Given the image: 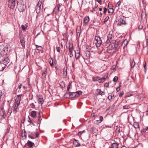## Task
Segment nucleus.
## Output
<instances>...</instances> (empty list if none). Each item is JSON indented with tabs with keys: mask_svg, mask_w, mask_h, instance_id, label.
I'll return each mask as SVG.
<instances>
[{
	"mask_svg": "<svg viewBox=\"0 0 148 148\" xmlns=\"http://www.w3.org/2000/svg\"><path fill=\"white\" fill-rule=\"evenodd\" d=\"M23 95L22 94L17 95L16 98L15 102L13 106H12V108L13 109V112L14 114H15L16 112L18 111V106H19L21 96Z\"/></svg>",
	"mask_w": 148,
	"mask_h": 148,
	"instance_id": "1",
	"label": "nucleus"
},
{
	"mask_svg": "<svg viewBox=\"0 0 148 148\" xmlns=\"http://www.w3.org/2000/svg\"><path fill=\"white\" fill-rule=\"evenodd\" d=\"M82 93V91H78L75 92H66L65 94V95H68L69 97H71L74 98L79 97Z\"/></svg>",
	"mask_w": 148,
	"mask_h": 148,
	"instance_id": "2",
	"label": "nucleus"
},
{
	"mask_svg": "<svg viewBox=\"0 0 148 148\" xmlns=\"http://www.w3.org/2000/svg\"><path fill=\"white\" fill-rule=\"evenodd\" d=\"M116 50V49L114 47L112 44L109 45L107 47V51L111 55L113 54Z\"/></svg>",
	"mask_w": 148,
	"mask_h": 148,
	"instance_id": "3",
	"label": "nucleus"
},
{
	"mask_svg": "<svg viewBox=\"0 0 148 148\" xmlns=\"http://www.w3.org/2000/svg\"><path fill=\"white\" fill-rule=\"evenodd\" d=\"M8 7L10 9H13L15 6V0H8Z\"/></svg>",
	"mask_w": 148,
	"mask_h": 148,
	"instance_id": "4",
	"label": "nucleus"
},
{
	"mask_svg": "<svg viewBox=\"0 0 148 148\" xmlns=\"http://www.w3.org/2000/svg\"><path fill=\"white\" fill-rule=\"evenodd\" d=\"M95 39L96 41V45L97 47H99L102 43V40L101 38L99 36H95Z\"/></svg>",
	"mask_w": 148,
	"mask_h": 148,
	"instance_id": "5",
	"label": "nucleus"
},
{
	"mask_svg": "<svg viewBox=\"0 0 148 148\" xmlns=\"http://www.w3.org/2000/svg\"><path fill=\"white\" fill-rule=\"evenodd\" d=\"M61 6L60 5L58 4L54 8L53 12V14H57L59 12H61L62 11V10L61 9Z\"/></svg>",
	"mask_w": 148,
	"mask_h": 148,
	"instance_id": "6",
	"label": "nucleus"
},
{
	"mask_svg": "<svg viewBox=\"0 0 148 148\" xmlns=\"http://www.w3.org/2000/svg\"><path fill=\"white\" fill-rule=\"evenodd\" d=\"M10 61L9 58L8 57H6L4 58L0 62L4 64L6 66L8 64L9 62Z\"/></svg>",
	"mask_w": 148,
	"mask_h": 148,
	"instance_id": "7",
	"label": "nucleus"
},
{
	"mask_svg": "<svg viewBox=\"0 0 148 148\" xmlns=\"http://www.w3.org/2000/svg\"><path fill=\"white\" fill-rule=\"evenodd\" d=\"M0 116L3 118H5L6 116V113L4 108H3L0 109Z\"/></svg>",
	"mask_w": 148,
	"mask_h": 148,
	"instance_id": "8",
	"label": "nucleus"
},
{
	"mask_svg": "<svg viewBox=\"0 0 148 148\" xmlns=\"http://www.w3.org/2000/svg\"><path fill=\"white\" fill-rule=\"evenodd\" d=\"M24 5L19 4V3H17V7L19 11L23 12L25 11V8Z\"/></svg>",
	"mask_w": 148,
	"mask_h": 148,
	"instance_id": "9",
	"label": "nucleus"
},
{
	"mask_svg": "<svg viewBox=\"0 0 148 148\" xmlns=\"http://www.w3.org/2000/svg\"><path fill=\"white\" fill-rule=\"evenodd\" d=\"M119 41L114 40L112 41L111 43L112 45H112L114 46V47L116 49L119 46Z\"/></svg>",
	"mask_w": 148,
	"mask_h": 148,
	"instance_id": "10",
	"label": "nucleus"
},
{
	"mask_svg": "<svg viewBox=\"0 0 148 148\" xmlns=\"http://www.w3.org/2000/svg\"><path fill=\"white\" fill-rule=\"evenodd\" d=\"M8 49H9V48L8 46H6L3 48L0 53V55L3 56L6 52L8 51Z\"/></svg>",
	"mask_w": 148,
	"mask_h": 148,
	"instance_id": "11",
	"label": "nucleus"
},
{
	"mask_svg": "<svg viewBox=\"0 0 148 148\" xmlns=\"http://www.w3.org/2000/svg\"><path fill=\"white\" fill-rule=\"evenodd\" d=\"M124 17H120L119 19V22L118 24L119 25H124L126 24L125 21L123 19Z\"/></svg>",
	"mask_w": 148,
	"mask_h": 148,
	"instance_id": "12",
	"label": "nucleus"
},
{
	"mask_svg": "<svg viewBox=\"0 0 148 148\" xmlns=\"http://www.w3.org/2000/svg\"><path fill=\"white\" fill-rule=\"evenodd\" d=\"M47 73V69L46 67H45L42 70V76L43 78L45 79L46 78Z\"/></svg>",
	"mask_w": 148,
	"mask_h": 148,
	"instance_id": "13",
	"label": "nucleus"
},
{
	"mask_svg": "<svg viewBox=\"0 0 148 148\" xmlns=\"http://www.w3.org/2000/svg\"><path fill=\"white\" fill-rule=\"evenodd\" d=\"M107 38L108 40L111 41V43L112 40H114V37L112 34H108L107 36Z\"/></svg>",
	"mask_w": 148,
	"mask_h": 148,
	"instance_id": "14",
	"label": "nucleus"
},
{
	"mask_svg": "<svg viewBox=\"0 0 148 148\" xmlns=\"http://www.w3.org/2000/svg\"><path fill=\"white\" fill-rule=\"evenodd\" d=\"M42 120L41 116L40 115V113L39 112L38 114V116L37 118V121L35 122V123H37L38 124H40L41 123V121Z\"/></svg>",
	"mask_w": 148,
	"mask_h": 148,
	"instance_id": "15",
	"label": "nucleus"
},
{
	"mask_svg": "<svg viewBox=\"0 0 148 148\" xmlns=\"http://www.w3.org/2000/svg\"><path fill=\"white\" fill-rule=\"evenodd\" d=\"M21 43L22 46L24 48H25V41L24 38L23 37H21L20 38Z\"/></svg>",
	"mask_w": 148,
	"mask_h": 148,
	"instance_id": "16",
	"label": "nucleus"
},
{
	"mask_svg": "<svg viewBox=\"0 0 148 148\" xmlns=\"http://www.w3.org/2000/svg\"><path fill=\"white\" fill-rule=\"evenodd\" d=\"M36 111H32L31 112L30 116L34 119H36Z\"/></svg>",
	"mask_w": 148,
	"mask_h": 148,
	"instance_id": "17",
	"label": "nucleus"
},
{
	"mask_svg": "<svg viewBox=\"0 0 148 148\" xmlns=\"http://www.w3.org/2000/svg\"><path fill=\"white\" fill-rule=\"evenodd\" d=\"M6 67L5 65L4 64L0 62V71H3Z\"/></svg>",
	"mask_w": 148,
	"mask_h": 148,
	"instance_id": "18",
	"label": "nucleus"
},
{
	"mask_svg": "<svg viewBox=\"0 0 148 148\" xmlns=\"http://www.w3.org/2000/svg\"><path fill=\"white\" fill-rule=\"evenodd\" d=\"M38 101L39 104L42 105L43 103V99L41 97H38Z\"/></svg>",
	"mask_w": 148,
	"mask_h": 148,
	"instance_id": "19",
	"label": "nucleus"
},
{
	"mask_svg": "<svg viewBox=\"0 0 148 148\" xmlns=\"http://www.w3.org/2000/svg\"><path fill=\"white\" fill-rule=\"evenodd\" d=\"M89 21V18L88 16H86L84 19V23L85 24L87 23Z\"/></svg>",
	"mask_w": 148,
	"mask_h": 148,
	"instance_id": "20",
	"label": "nucleus"
},
{
	"mask_svg": "<svg viewBox=\"0 0 148 148\" xmlns=\"http://www.w3.org/2000/svg\"><path fill=\"white\" fill-rule=\"evenodd\" d=\"M27 145L30 147H31L34 146V143H33L28 140L27 143Z\"/></svg>",
	"mask_w": 148,
	"mask_h": 148,
	"instance_id": "21",
	"label": "nucleus"
},
{
	"mask_svg": "<svg viewBox=\"0 0 148 148\" xmlns=\"http://www.w3.org/2000/svg\"><path fill=\"white\" fill-rule=\"evenodd\" d=\"M127 45V41L126 40H125L123 42L122 44V46L123 47V48H124Z\"/></svg>",
	"mask_w": 148,
	"mask_h": 148,
	"instance_id": "22",
	"label": "nucleus"
},
{
	"mask_svg": "<svg viewBox=\"0 0 148 148\" xmlns=\"http://www.w3.org/2000/svg\"><path fill=\"white\" fill-rule=\"evenodd\" d=\"M40 6L37 5V6H36L35 10L36 11V12L37 14H38L40 12Z\"/></svg>",
	"mask_w": 148,
	"mask_h": 148,
	"instance_id": "23",
	"label": "nucleus"
},
{
	"mask_svg": "<svg viewBox=\"0 0 148 148\" xmlns=\"http://www.w3.org/2000/svg\"><path fill=\"white\" fill-rule=\"evenodd\" d=\"M73 144L76 147H78L80 146V144L79 143L78 141L76 140L73 142Z\"/></svg>",
	"mask_w": 148,
	"mask_h": 148,
	"instance_id": "24",
	"label": "nucleus"
},
{
	"mask_svg": "<svg viewBox=\"0 0 148 148\" xmlns=\"http://www.w3.org/2000/svg\"><path fill=\"white\" fill-rule=\"evenodd\" d=\"M118 145L116 143H114L112 144V148H118Z\"/></svg>",
	"mask_w": 148,
	"mask_h": 148,
	"instance_id": "25",
	"label": "nucleus"
},
{
	"mask_svg": "<svg viewBox=\"0 0 148 148\" xmlns=\"http://www.w3.org/2000/svg\"><path fill=\"white\" fill-rule=\"evenodd\" d=\"M67 68H64L63 70V74L64 76L66 77L67 75Z\"/></svg>",
	"mask_w": 148,
	"mask_h": 148,
	"instance_id": "26",
	"label": "nucleus"
},
{
	"mask_svg": "<svg viewBox=\"0 0 148 148\" xmlns=\"http://www.w3.org/2000/svg\"><path fill=\"white\" fill-rule=\"evenodd\" d=\"M36 48L37 49L38 51H41L43 49V48L41 46L37 45H36Z\"/></svg>",
	"mask_w": 148,
	"mask_h": 148,
	"instance_id": "27",
	"label": "nucleus"
},
{
	"mask_svg": "<svg viewBox=\"0 0 148 148\" xmlns=\"http://www.w3.org/2000/svg\"><path fill=\"white\" fill-rule=\"evenodd\" d=\"M92 80L94 82H96L97 81H99V80L100 79V77H92Z\"/></svg>",
	"mask_w": 148,
	"mask_h": 148,
	"instance_id": "28",
	"label": "nucleus"
},
{
	"mask_svg": "<svg viewBox=\"0 0 148 148\" xmlns=\"http://www.w3.org/2000/svg\"><path fill=\"white\" fill-rule=\"evenodd\" d=\"M12 109L11 108H10L8 109V112L7 113V115H8V116H10V115L11 113L12 112Z\"/></svg>",
	"mask_w": 148,
	"mask_h": 148,
	"instance_id": "29",
	"label": "nucleus"
},
{
	"mask_svg": "<svg viewBox=\"0 0 148 148\" xmlns=\"http://www.w3.org/2000/svg\"><path fill=\"white\" fill-rule=\"evenodd\" d=\"M134 127L136 129L139 128V124L137 122H135L133 125Z\"/></svg>",
	"mask_w": 148,
	"mask_h": 148,
	"instance_id": "30",
	"label": "nucleus"
},
{
	"mask_svg": "<svg viewBox=\"0 0 148 148\" xmlns=\"http://www.w3.org/2000/svg\"><path fill=\"white\" fill-rule=\"evenodd\" d=\"M131 66L132 68H133L135 65V62L134 59L132 60L131 61Z\"/></svg>",
	"mask_w": 148,
	"mask_h": 148,
	"instance_id": "31",
	"label": "nucleus"
},
{
	"mask_svg": "<svg viewBox=\"0 0 148 148\" xmlns=\"http://www.w3.org/2000/svg\"><path fill=\"white\" fill-rule=\"evenodd\" d=\"M101 89H97V90H99V94L101 96L105 94V93L104 91H101Z\"/></svg>",
	"mask_w": 148,
	"mask_h": 148,
	"instance_id": "32",
	"label": "nucleus"
},
{
	"mask_svg": "<svg viewBox=\"0 0 148 148\" xmlns=\"http://www.w3.org/2000/svg\"><path fill=\"white\" fill-rule=\"evenodd\" d=\"M60 85L62 88L64 87L65 85V82L63 81L61 82L60 83Z\"/></svg>",
	"mask_w": 148,
	"mask_h": 148,
	"instance_id": "33",
	"label": "nucleus"
},
{
	"mask_svg": "<svg viewBox=\"0 0 148 148\" xmlns=\"http://www.w3.org/2000/svg\"><path fill=\"white\" fill-rule=\"evenodd\" d=\"M103 120V118L102 116H100L99 117V120H97V121L99 123H101Z\"/></svg>",
	"mask_w": 148,
	"mask_h": 148,
	"instance_id": "34",
	"label": "nucleus"
},
{
	"mask_svg": "<svg viewBox=\"0 0 148 148\" xmlns=\"http://www.w3.org/2000/svg\"><path fill=\"white\" fill-rule=\"evenodd\" d=\"M106 79L105 78H100L99 80V83H103L105 81Z\"/></svg>",
	"mask_w": 148,
	"mask_h": 148,
	"instance_id": "35",
	"label": "nucleus"
},
{
	"mask_svg": "<svg viewBox=\"0 0 148 148\" xmlns=\"http://www.w3.org/2000/svg\"><path fill=\"white\" fill-rule=\"evenodd\" d=\"M49 63L50 64L51 66H53V60L51 59H49Z\"/></svg>",
	"mask_w": 148,
	"mask_h": 148,
	"instance_id": "36",
	"label": "nucleus"
},
{
	"mask_svg": "<svg viewBox=\"0 0 148 148\" xmlns=\"http://www.w3.org/2000/svg\"><path fill=\"white\" fill-rule=\"evenodd\" d=\"M113 12V10L112 8H109L108 10V12L109 13H112Z\"/></svg>",
	"mask_w": 148,
	"mask_h": 148,
	"instance_id": "37",
	"label": "nucleus"
},
{
	"mask_svg": "<svg viewBox=\"0 0 148 148\" xmlns=\"http://www.w3.org/2000/svg\"><path fill=\"white\" fill-rule=\"evenodd\" d=\"M123 109H127L129 108H130V106L129 105H125V106H123Z\"/></svg>",
	"mask_w": 148,
	"mask_h": 148,
	"instance_id": "38",
	"label": "nucleus"
},
{
	"mask_svg": "<svg viewBox=\"0 0 148 148\" xmlns=\"http://www.w3.org/2000/svg\"><path fill=\"white\" fill-rule=\"evenodd\" d=\"M132 95L130 93H127L125 95V97H128Z\"/></svg>",
	"mask_w": 148,
	"mask_h": 148,
	"instance_id": "39",
	"label": "nucleus"
},
{
	"mask_svg": "<svg viewBox=\"0 0 148 148\" xmlns=\"http://www.w3.org/2000/svg\"><path fill=\"white\" fill-rule=\"evenodd\" d=\"M21 27L23 31H25L26 29H27V28L23 25H21Z\"/></svg>",
	"mask_w": 148,
	"mask_h": 148,
	"instance_id": "40",
	"label": "nucleus"
},
{
	"mask_svg": "<svg viewBox=\"0 0 148 148\" xmlns=\"http://www.w3.org/2000/svg\"><path fill=\"white\" fill-rule=\"evenodd\" d=\"M73 47L72 46L71 47H70V46L69 49V52H73Z\"/></svg>",
	"mask_w": 148,
	"mask_h": 148,
	"instance_id": "41",
	"label": "nucleus"
},
{
	"mask_svg": "<svg viewBox=\"0 0 148 148\" xmlns=\"http://www.w3.org/2000/svg\"><path fill=\"white\" fill-rule=\"evenodd\" d=\"M121 2L120 1H118L116 4L115 6L116 7H119L120 5Z\"/></svg>",
	"mask_w": 148,
	"mask_h": 148,
	"instance_id": "42",
	"label": "nucleus"
},
{
	"mask_svg": "<svg viewBox=\"0 0 148 148\" xmlns=\"http://www.w3.org/2000/svg\"><path fill=\"white\" fill-rule=\"evenodd\" d=\"M42 0H39V1L37 4V5L41 6Z\"/></svg>",
	"mask_w": 148,
	"mask_h": 148,
	"instance_id": "43",
	"label": "nucleus"
},
{
	"mask_svg": "<svg viewBox=\"0 0 148 148\" xmlns=\"http://www.w3.org/2000/svg\"><path fill=\"white\" fill-rule=\"evenodd\" d=\"M143 28V25L140 24H138V28L139 29H141Z\"/></svg>",
	"mask_w": 148,
	"mask_h": 148,
	"instance_id": "44",
	"label": "nucleus"
},
{
	"mask_svg": "<svg viewBox=\"0 0 148 148\" xmlns=\"http://www.w3.org/2000/svg\"><path fill=\"white\" fill-rule=\"evenodd\" d=\"M118 79V77L117 76H115L113 79V81L114 82H117Z\"/></svg>",
	"mask_w": 148,
	"mask_h": 148,
	"instance_id": "45",
	"label": "nucleus"
},
{
	"mask_svg": "<svg viewBox=\"0 0 148 148\" xmlns=\"http://www.w3.org/2000/svg\"><path fill=\"white\" fill-rule=\"evenodd\" d=\"M109 19V17L108 16H107L104 19V23H106L108 20Z\"/></svg>",
	"mask_w": 148,
	"mask_h": 148,
	"instance_id": "46",
	"label": "nucleus"
},
{
	"mask_svg": "<svg viewBox=\"0 0 148 148\" xmlns=\"http://www.w3.org/2000/svg\"><path fill=\"white\" fill-rule=\"evenodd\" d=\"M30 106L32 108H34L35 107V106L34 104L33 103H32L30 104Z\"/></svg>",
	"mask_w": 148,
	"mask_h": 148,
	"instance_id": "47",
	"label": "nucleus"
},
{
	"mask_svg": "<svg viewBox=\"0 0 148 148\" xmlns=\"http://www.w3.org/2000/svg\"><path fill=\"white\" fill-rule=\"evenodd\" d=\"M57 51L58 52H60V47H56Z\"/></svg>",
	"mask_w": 148,
	"mask_h": 148,
	"instance_id": "48",
	"label": "nucleus"
},
{
	"mask_svg": "<svg viewBox=\"0 0 148 148\" xmlns=\"http://www.w3.org/2000/svg\"><path fill=\"white\" fill-rule=\"evenodd\" d=\"M123 94H124V92L123 91H122L121 92L119 95V96L120 97H122V95H123Z\"/></svg>",
	"mask_w": 148,
	"mask_h": 148,
	"instance_id": "49",
	"label": "nucleus"
},
{
	"mask_svg": "<svg viewBox=\"0 0 148 148\" xmlns=\"http://www.w3.org/2000/svg\"><path fill=\"white\" fill-rule=\"evenodd\" d=\"M109 84V83H106L104 84V86L105 87L107 88L108 87Z\"/></svg>",
	"mask_w": 148,
	"mask_h": 148,
	"instance_id": "50",
	"label": "nucleus"
},
{
	"mask_svg": "<svg viewBox=\"0 0 148 148\" xmlns=\"http://www.w3.org/2000/svg\"><path fill=\"white\" fill-rule=\"evenodd\" d=\"M29 119L28 120V121L30 123V124L32 123V121L31 120L29 117Z\"/></svg>",
	"mask_w": 148,
	"mask_h": 148,
	"instance_id": "51",
	"label": "nucleus"
},
{
	"mask_svg": "<svg viewBox=\"0 0 148 148\" xmlns=\"http://www.w3.org/2000/svg\"><path fill=\"white\" fill-rule=\"evenodd\" d=\"M108 99L109 100H111L112 99V96L111 95H109L108 97Z\"/></svg>",
	"mask_w": 148,
	"mask_h": 148,
	"instance_id": "52",
	"label": "nucleus"
},
{
	"mask_svg": "<svg viewBox=\"0 0 148 148\" xmlns=\"http://www.w3.org/2000/svg\"><path fill=\"white\" fill-rule=\"evenodd\" d=\"M121 87L120 84L119 86L116 88V90L117 92H119L120 90V88Z\"/></svg>",
	"mask_w": 148,
	"mask_h": 148,
	"instance_id": "53",
	"label": "nucleus"
},
{
	"mask_svg": "<svg viewBox=\"0 0 148 148\" xmlns=\"http://www.w3.org/2000/svg\"><path fill=\"white\" fill-rule=\"evenodd\" d=\"M145 130H142L141 131V133L143 135L145 134Z\"/></svg>",
	"mask_w": 148,
	"mask_h": 148,
	"instance_id": "54",
	"label": "nucleus"
},
{
	"mask_svg": "<svg viewBox=\"0 0 148 148\" xmlns=\"http://www.w3.org/2000/svg\"><path fill=\"white\" fill-rule=\"evenodd\" d=\"M103 10H104L103 13L104 14H105L106 13L107 11V9L106 8H104L103 9Z\"/></svg>",
	"mask_w": 148,
	"mask_h": 148,
	"instance_id": "55",
	"label": "nucleus"
},
{
	"mask_svg": "<svg viewBox=\"0 0 148 148\" xmlns=\"http://www.w3.org/2000/svg\"><path fill=\"white\" fill-rule=\"evenodd\" d=\"M144 71L145 72L146 71V63L145 62V64L144 65Z\"/></svg>",
	"mask_w": 148,
	"mask_h": 148,
	"instance_id": "56",
	"label": "nucleus"
},
{
	"mask_svg": "<svg viewBox=\"0 0 148 148\" xmlns=\"http://www.w3.org/2000/svg\"><path fill=\"white\" fill-rule=\"evenodd\" d=\"M22 136L23 137V136L26 138L27 137V134L25 132L24 134H22Z\"/></svg>",
	"mask_w": 148,
	"mask_h": 148,
	"instance_id": "57",
	"label": "nucleus"
},
{
	"mask_svg": "<svg viewBox=\"0 0 148 148\" xmlns=\"http://www.w3.org/2000/svg\"><path fill=\"white\" fill-rule=\"evenodd\" d=\"M110 42L111 43V41H110L109 40H108V39H107V40L105 42V43L107 44Z\"/></svg>",
	"mask_w": 148,
	"mask_h": 148,
	"instance_id": "58",
	"label": "nucleus"
},
{
	"mask_svg": "<svg viewBox=\"0 0 148 148\" xmlns=\"http://www.w3.org/2000/svg\"><path fill=\"white\" fill-rule=\"evenodd\" d=\"M148 46V39H147L146 40L145 47H147Z\"/></svg>",
	"mask_w": 148,
	"mask_h": 148,
	"instance_id": "59",
	"label": "nucleus"
},
{
	"mask_svg": "<svg viewBox=\"0 0 148 148\" xmlns=\"http://www.w3.org/2000/svg\"><path fill=\"white\" fill-rule=\"evenodd\" d=\"M82 134V131H80V132H79L78 134V136H81V134Z\"/></svg>",
	"mask_w": 148,
	"mask_h": 148,
	"instance_id": "60",
	"label": "nucleus"
},
{
	"mask_svg": "<svg viewBox=\"0 0 148 148\" xmlns=\"http://www.w3.org/2000/svg\"><path fill=\"white\" fill-rule=\"evenodd\" d=\"M69 56L71 58L73 56V52H69Z\"/></svg>",
	"mask_w": 148,
	"mask_h": 148,
	"instance_id": "61",
	"label": "nucleus"
},
{
	"mask_svg": "<svg viewBox=\"0 0 148 148\" xmlns=\"http://www.w3.org/2000/svg\"><path fill=\"white\" fill-rule=\"evenodd\" d=\"M104 128H111V126H109V125H105V127H104Z\"/></svg>",
	"mask_w": 148,
	"mask_h": 148,
	"instance_id": "62",
	"label": "nucleus"
},
{
	"mask_svg": "<svg viewBox=\"0 0 148 148\" xmlns=\"http://www.w3.org/2000/svg\"><path fill=\"white\" fill-rule=\"evenodd\" d=\"M22 86V84H21L18 86V88L19 89H20Z\"/></svg>",
	"mask_w": 148,
	"mask_h": 148,
	"instance_id": "63",
	"label": "nucleus"
},
{
	"mask_svg": "<svg viewBox=\"0 0 148 148\" xmlns=\"http://www.w3.org/2000/svg\"><path fill=\"white\" fill-rule=\"evenodd\" d=\"M28 137L29 138H31L32 139H34V136H30L29 135Z\"/></svg>",
	"mask_w": 148,
	"mask_h": 148,
	"instance_id": "64",
	"label": "nucleus"
}]
</instances>
